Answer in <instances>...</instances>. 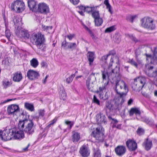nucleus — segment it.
<instances>
[{
  "instance_id": "4d7b16f0",
  "label": "nucleus",
  "mask_w": 157,
  "mask_h": 157,
  "mask_svg": "<svg viewBox=\"0 0 157 157\" xmlns=\"http://www.w3.org/2000/svg\"><path fill=\"white\" fill-rule=\"evenodd\" d=\"M39 116H41L42 117H43L44 115L45 111L44 109L40 110H39Z\"/></svg>"
},
{
  "instance_id": "4c0bfd02",
  "label": "nucleus",
  "mask_w": 157,
  "mask_h": 157,
  "mask_svg": "<svg viewBox=\"0 0 157 157\" xmlns=\"http://www.w3.org/2000/svg\"><path fill=\"white\" fill-rule=\"evenodd\" d=\"M109 83V80L107 81V82H105L104 85L101 86L99 87V89L101 93H102L103 91H105L106 90V86Z\"/></svg>"
},
{
  "instance_id": "7c9ffc66",
  "label": "nucleus",
  "mask_w": 157,
  "mask_h": 157,
  "mask_svg": "<svg viewBox=\"0 0 157 157\" xmlns=\"http://www.w3.org/2000/svg\"><path fill=\"white\" fill-rule=\"evenodd\" d=\"M86 85L87 89L93 92L94 90V85L93 83H90L89 79L86 80Z\"/></svg>"
},
{
  "instance_id": "774afa93",
  "label": "nucleus",
  "mask_w": 157,
  "mask_h": 157,
  "mask_svg": "<svg viewBox=\"0 0 157 157\" xmlns=\"http://www.w3.org/2000/svg\"><path fill=\"white\" fill-rule=\"evenodd\" d=\"M133 100L132 99H130L128 101V105H131L132 103Z\"/></svg>"
},
{
  "instance_id": "8fccbe9b",
  "label": "nucleus",
  "mask_w": 157,
  "mask_h": 157,
  "mask_svg": "<svg viewBox=\"0 0 157 157\" xmlns=\"http://www.w3.org/2000/svg\"><path fill=\"white\" fill-rule=\"evenodd\" d=\"M2 82L3 85L4 86V87L5 88H6L7 87L10 86V82L8 81H3Z\"/></svg>"
},
{
  "instance_id": "a19ab883",
  "label": "nucleus",
  "mask_w": 157,
  "mask_h": 157,
  "mask_svg": "<svg viewBox=\"0 0 157 157\" xmlns=\"http://www.w3.org/2000/svg\"><path fill=\"white\" fill-rule=\"evenodd\" d=\"M65 124L68 126V128L69 129H71L74 123L73 121H71L68 120H65Z\"/></svg>"
},
{
  "instance_id": "603ef678",
  "label": "nucleus",
  "mask_w": 157,
  "mask_h": 157,
  "mask_svg": "<svg viewBox=\"0 0 157 157\" xmlns=\"http://www.w3.org/2000/svg\"><path fill=\"white\" fill-rule=\"evenodd\" d=\"M115 42L119 43L121 40V37L119 35L117 34L115 35Z\"/></svg>"
},
{
  "instance_id": "72a5a7b5",
  "label": "nucleus",
  "mask_w": 157,
  "mask_h": 157,
  "mask_svg": "<svg viewBox=\"0 0 157 157\" xmlns=\"http://www.w3.org/2000/svg\"><path fill=\"white\" fill-rule=\"evenodd\" d=\"M30 65L34 68L36 67L39 65V62L37 59L35 58H33L30 60Z\"/></svg>"
},
{
  "instance_id": "473e14b6",
  "label": "nucleus",
  "mask_w": 157,
  "mask_h": 157,
  "mask_svg": "<svg viewBox=\"0 0 157 157\" xmlns=\"http://www.w3.org/2000/svg\"><path fill=\"white\" fill-rule=\"evenodd\" d=\"M102 79L104 81V80H106V78H108V79H107V80H109V78H112L111 77L110 74H109L108 72H107L105 71L104 70L103 71H102Z\"/></svg>"
},
{
  "instance_id": "3c124183",
  "label": "nucleus",
  "mask_w": 157,
  "mask_h": 157,
  "mask_svg": "<svg viewBox=\"0 0 157 157\" xmlns=\"http://www.w3.org/2000/svg\"><path fill=\"white\" fill-rule=\"evenodd\" d=\"M60 99H63L64 100L66 97V94L65 92V91L63 92L62 91V92H61L60 93Z\"/></svg>"
},
{
  "instance_id": "5701e85b",
  "label": "nucleus",
  "mask_w": 157,
  "mask_h": 157,
  "mask_svg": "<svg viewBox=\"0 0 157 157\" xmlns=\"http://www.w3.org/2000/svg\"><path fill=\"white\" fill-rule=\"evenodd\" d=\"M134 114H135L136 116H140V115L141 112L139 108L135 107L132 108L131 109L129 112V116H132Z\"/></svg>"
},
{
  "instance_id": "ea45409f",
  "label": "nucleus",
  "mask_w": 157,
  "mask_h": 157,
  "mask_svg": "<svg viewBox=\"0 0 157 157\" xmlns=\"http://www.w3.org/2000/svg\"><path fill=\"white\" fill-rule=\"evenodd\" d=\"M67 44L68 48L72 50L75 49L77 47L76 44L75 43L69 42Z\"/></svg>"
},
{
  "instance_id": "0e129e2a",
  "label": "nucleus",
  "mask_w": 157,
  "mask_h": 157,
  "mask_svg": "<svg viewBox=\"0 0 157 157\" xmlns=\"http://www.w3.org/2000/svg\"><path fill=\"white\" fill-rule=\"evenodd\" d=\"M146 55L147 57L146 59L148 60L149 59H152V56L151 54H146Z\"/></svg>"
},
{
  "instance_id": "9b49d317",
  "label": "nucleus",
  "mask_w": 157,
  "mask_h": 157,
  "mask_svg": "<svg viewBox=\"0 0 157 157\" xmlns=\"http://www.w3.org/2000/svg\"><path fill=\"white\" fill-rule=\"evenodd\" d=\"M79 153L82 157H88L90 154V151L89 147L86 145H82L80 149Z\"/></svg>"
},
{
  "instance_id": "49530a36",
  "label": "nucleus",
  "mask_w": 157,
  "mask_h": 157,
  "mask_svg": "<svg viewBox=\"0 0 157 157\" xmlns=\"http://www.w3.org/2000/svg\"><path fill=\"white\" fill-rule=\"evenodd\" d=\"M114 26H112L107 28L105 30V33H110L115 30Z\"/></svg>"
},
{
  "instance_id": "a878e982",
  "label": "nucleus",
  "mask_w": 157,
  "mask_h": 157,
  "mask_svg": "<svg viewBox=\"0 0 157 157\" xmlns=\"http://www.w3.org/2000/svg\"><path fill=\"white\" fill-rule=\"evenodd\" d=\"M87 57L88 61L89 62V64L91 65L93 62L95 56L94 52H88L87 55Z\"/></svg>"
},
{
  "instance_id": "6ab92c4d",
  "label": "nucleus",
  "mask_w": 157,
  "mask_h": 157,
  "mask_svg": "<svg viewBox=\"0 0 157 157\" xmlns=\"http://www.w3.org/2000/svg\"><path fill=\"white\" fill-rule=\"evenodd\" d=\"M115 151L116 154L119 156L123 155L126 151V148L124 146H118L115 148Z\"/></svg>"
},
{
  "instance_id": "dca6fc26",
  "label": "nucleus",
  "mask_w": 157,
  "mask_h": 157,
  "mask_svg": "<svg viewBox=\"0 0 157 157\" xmlns=\"http://www.w3.org/2000/svg\"><path fill=\"white\" fill-rule=\"evenodd\" d=\"M153 68L154 67L153 66L148 67L147 70L145 71V74L149 77H154L157 78V70H153Z\"/></svg>"
},
{
  "instance_id": "6e6d98bb",
  "label": "nucleus",
  "mask_w": 157,
  "mask_h": 157,
  "mask_svg": "<svg viewBox=\"0 0 157 157\" xmlns=\"http://www.w3.org/2000/svg\"><path fill=\"white\" fill-rule=\"evenodd\" d=\"M153 58L157 59V46L154 48Z\"/></svg>"
},
{
  "instance_id": "2f4dec72",
  "label": "nucleus",
  "mask_w": 157,
  "mask_h": 157,
  "mask_svg": "<svg viewBox=\"0 0 157 157\" xmlns=\"http://www.w3.org/2000/svg\"><path fill=\"white\" fill-rule=\"evenodd\" d=\"M98 7V6H93L92 7L86 6V7L85 12L86 11L88 13L91 12L92 13L93 11L96 10L97 8Z\"/></svg>"
},
{
  "instance_id": "1a4fd4ad",
  "label": "nucleus",
  "mask_w": 157,
  "mask_h": 157,
  "mask_svg": "<svg viewBox=\"0 0 157 157\" xmlns=\"http://www.w3.org/2000/svg\"><path fill=\"white\" fill-rule=\"evenodd\" d=\"M15 33L18 36L25 39H29L30 37V35L27 31L21 30V29L15 30Z\"/></svg>"
},
{
  "instance_id": "052dcab7",
  "label": "nucleus",
  "mask_w": 157,
  "mask_h": 157,
  "mask_svg": "<svg viewBox=\"0 0 157 157\" xmlns=\"http://www.w3.org/2000/svg\"><path fill=\"white\" fill-rule=\"evenodd\" d=\"M68 43L67 42L66 40L64 41L62 43V46L64 48L67 46V48H68Z\"/></svg>"
},
{
  "instance_id": "4468645a",
  "label": "nucleus",
  "mask_w": 157,
  "mask_h": 157,
  "mask_svg": "<svg viewBox=\"0 0 157 157\" xmlns=\"http://www.w3.org/2000/svg\"><path fill=\"white\" fill-rule=\"evenodd\" d=\"M37 10L39 12L44 14H46L49 12L48 7L45 3L39 4Z\"/></svg>"
},
{
  "instance_id": "4be33fe9",
  "label": "nucleus",
  "mask_w": 157,
  "mask_h": 157,
  "mask_svg": "<svg viewBox=\"0 0 157 157\" xmlns=\"http://www.w3.org/2000/svg\"><path fill=\"white\" fill-rule=\"evenodd\" d=\"M12 129H9L6 130V134L7 135V136H5L3 137V140L6 141L8 140H11L12 139H13V133H12L11 130Z\"/></svg>"
},
{
  "instance_id": "20e7f679",
  "label": "nucleus",
  "mask_w": 157,
  "mask_h": 157,
  "mask_svg": "<svg viewBox=\"0 0 157 157\" xmlns=\"http://www.w3.org/2000/svg\"><path fill=\"white\" fill-rule=\"evenodd\" d=\"M104 130L101 126H99L93 131L91 135L99 142H102L104 139Z\"/></svg>"
},
{
  "instance_id": "9d476101",
  "label": "nucleus",
  "mask_w": 157,
  "mask_h": 157,
  "mask_svg": "<svg viewBox=\"0 0 157 157\" xmlns=\"http://www.w3.org/2000/svg\"><path fill=\"white\" fill-rule=\"evenodd\" d=\"M117 102H116L115 104L113 105L111 103L110 101H108L106 102L105 104V109L106 111V115H107V113L108 114V110H109V111H111L113 110H115L118 109H119L118 107L117 106Z\"/></svg>"
},
{
  "instance_id": "6e6552de",
  "label": "nucleus",
  "mask_w": 157,
  "mask_h": 157,
  "mask_svg": "<svg viewBox=\"0 0 157 157\" xmlns=\"http://www.w3.org/2000/svg\"><path fill=\"white\" fill-rule=\"evenodd\" d=\"M19 111V106L13 104L9 105L7 108V112L9 115H16L17 113Z\"/></svg>"
},
{
  "instance_id": "338daca9",
  "label": "nucleus",
  "mask_w": 157,
  "mask_h": 157,
  "mask_svg": "<svg viewBox=\"0 0 157 157\" xmlns=\"http://www.w3.org/2000/svg\"><path fill=\"white\" fill-rule=\"evenodd\" d=\"M104 4L106 6L110 5L109 2V0H105L104 2Z\"/></svg>"
},
{
  "instance_id": "79ce46f5",
  "label": "nucleus",
  "mask_w": 157,
  "mask_h": 157,
  "mask_svg": "<svg viewBox=\"0 0 157 157\" xmlns=\"http://www.w3.org/2000/svg\"><path fill=\"white\" fill-rule=\"evenodd\" d=\"M128 62L136 68H137L138 67V63L133 59H129Z\"/></svg>"
},
{
  "instance_id": "423d86ee",
  "label": "nucleus",
  "mask_w": 157,
  "mask_h": 157,
  "mask_svg": "<svg viewBox=\"0 0 157 157\" xmlns=\"http://www.w3.org/2000/svg\"><path fill=\"white\" fill-rule=\"evenodd\" d=\"M153 22V20L149 17L143 18L141 20V25L143 27L151 30L154 29L155 27Z\"/></svg>"
},
{
  "instance_id": "0eeeda50",
  "label": "nucleus",
  "mask_w": 157,
  "mask_h": 157,
  "mask_svg": "<svg viewBox=\"0 0 157 157\" xmlns=\"http://www.w3.org/2000/svg\"><path fill=\"white\" fill-rule=\"evenodd\" d=\"M125 82L123 80L117 81L116 82L115 90L117 94L120 95L121 98H123L126 95V94L124 92L120 90V87L122 86H124Z\"/></svg>"
},
{
  "instance_id": "bb28decb",
  "label": "nucleus",
  "mask_w": 157,
  "mask_h": 157,
  "mask_svg": "<svg viewBox=\"0 0 157 157\" xmlns=\"http://www.w3.org/2000/svg\"><path fill=\"white\" fill-rule=\"evenodd\" d=\"M93 155L94 157H101V153L99 147L96 146L93 147Z\"/></svg>"
},
{
  "instance_id": "39448f33",
  "label": "nucleus",
  "mask_w": 157,
  "mask_h": 157,
  "mask_svg": "<svg viewBox=\"0 0 157 157\" xmlns=\"http://www.w3.org/2000/svg\"><path fill=\"white\" fill-rule=\"evenodd\" d=\"M11 10L20 13L23 11L25 9L24 3L20 0L14 1L11 5Z\"/></svg>"
},
{
  "instance_id": "f3484780",
  "label": "nucleus",
  "mask_w": 157,
  "mask_h": 157,
  "mask_svg": "<svg viewBox=\"0 0 157 157\" xmlns=\"http://www.w3.org/2000/svg\"><path fill=\"white\" fill-rule=\"evenodd\" d=\"M37 3L35 0H28V6L30 10L32 11H36L37 10Z\"/></svg>"
},
{
  "instance_id": "69168bd1",
  "label": "nucleus",
  "mask_w": 157,
  "mask_h": 157,
  "mask_svg": "<svg viewBox=\"0 0 157 157\" xmlns=\"http://www.w3.org/2000/svg\"><path fill=\"white\" fill-rule=\"evenodd\" d=\"M57 121V119L56 118H55L50 123V125H53L55 124Z\"/></svg>"
},
{
  "instance_id": "f03ea898",
  "label": "nucleus",
  "mask_w": 157,
  "mask_h": 157,
  "mask_svg": "<svg viewBox=\"0 0 157 157\" xmlns=\"http://www.w3.org/2000/svg\"><path fill=\"white\" fill-rule=\"evenodd\" d=\"M31 41L33 44H35L37 48L42 52L45 51L46 47L44 45L45 41L44 35L41 34L33 33L30 37Z\"/></svg>"
},
{
  "instance_id": "f704fd0d",
  "label": "nucleus",
  "mask_w": 157,
  "mask_h": 157,
  "mask_svg": "<svg viewBox=\"0 0 157 157\" xmlns=\"http://www.w3.org/2000/svg\"><path fill=\"white\" fill-rule=\"evenodd\" d=\"M94 22L96 26H99L102 24L103 20L102 18L100 17L94 20Z\"/></svg>"
},
{
  "instance_id": "c03bdc74",
  "label": "nucleus",
  "mask_w": 157,
  "mask_h": 157,
  "mask_svg": "<svg viewBox=\"0 0 157 157\" xmlns=\"http://www.w3.org/2000/svg\"><path fill=\"white\" fill-rule=\"evenodd\" d=\"M127 36L135 43H136L139 41V40L132 35L127 34Z\"/></svg>"
},
{
  "instance_id": "a211bd4d",
  "label": "nucleus",
  "mask_w": 157,
  "mask_h": 157,
  "mask_svg": "<svg viewBox=\"0 0 157 157\" xmlns=\"http://www.w3.org/2000/svg\"><path fill=\"white\" fill-rule=\"evenodd\" d=\"M22 18L17 17H14L13 19V21L15 25L16 30H18L21 28L22 25L21 22Z\"/></svg>"
},
{
  "instance_id": "ddd939ff",
  "label": "nucleus",
  "mask_w": 157,
  "mask_h": 157,
  "mask_svg": "<svg viewBox=\"0 0 157 157\" xmlns=\"http://www.w3.org/2000/svg\"><path fill=\"white\" fill-rule=\"evenodd\" d=\"M97 122L98 124H105L107 123V119L105 116L101 113H99L96 116Z\"/></svg>"
},
{
  "instance_id": "393cba45",
  "label": "nucleus",
  "mask_w": 157,
  "mask_h": 157,
  "mask_svg": "<svg viewBox=\"0 0 157 157\" xmlns=\"http://www.w3.org/2000/svg\"><path fill=\"white\" fill-rule=\"evenodd\" d=\"M107 116L108 117L109 121H110L111 123L112 124V128H115L116 127V125L118 123V121L116 119L113 118V116L112 115H110L107 113Z\"/></svg>"
},
{
  "instance_id": "13d9d810",
  "label": "nucleus",
  "mask_w": 157,
  "mask_h": 157,
  "mask_svg": "<svg viewBox=\"0 0 157 157\" xmlns=\"http://www.w3.org/2000/svg\"><path fill=\"white\" fill-rule=\"evenodd\" d=\"M70 1L74 5L78 4L79 2V0H70Z\"/></svg>"
},
{
  "instance_id": "c85d7f7f",
  "label": "nucleus",
  "mask_w": 157,
  "mask_h": 157,
  "mask_svg": "<svg viewBox=\"0 0 157 157\" xmlns=\"http://www.w3.org/2000/svg\"><path fill=\"white\" fill-rule=\"evenodd\" d=\"M141 121L150 126H152L154 124L153 120L151 119L144 117L141 118Z\"/></svg>"
},
{
  "instance_id": "b1692460",
  "label": "nucleus",
  "mask_w": 157,
  "mask_h": 157,
  "mask_svg": "<svg viewBox=\"0 0 157 157\" xmlns=\"http://www.w3.org/2000/svg\"><path fill=\"white\" fill-rule=\"evenodd\" d=\"M22 78V76L21 72L17 71L14 74L13 80L14 82H19Z\"/></svg>"
},
{
  "instance_id": "412c9836",
  "label": "nucleus",
  "mask_w": 157,
  "mask_h": 157,
  "mask_svg": "<svg viewBox=\"0 0 157 157\" xmlns=\"http://www.w3.org/2000/svg\"><path fill=\"white\" fill-rule=\"evenodd\" d=\"M80 138V133L75 131L72 132V135L71 136V141L74 143L77 142Z\"/></svg>"
},
{
  "instance_id": "f8f14e48",
  "label": "nucleus",
  "mask_w": 157,
  "mask_h": 157,
  "mask_svg": "<svg viewBox=\"0 0 157 157\" xmlns=\"http://www.w3.org/2000/svg\"><path fill=\"white\" fill-rule=\"evenodd\" d=\"M126 145L130 151H135L137 148V144L133 140L129 139L126 142Z\"/></svg>"
},
{
  "instance_id": "c9c22d12",
  "label": "nucleus",
  "mask_w": 157,
  "mask_h": 157,
  "mask_svg": "<svg viewBox=\"0 0 157 157\" xmlns=\"http://www.w3.org/2000/svg\"><path fill=\"white\" fill-rule=\"evenodd\" d=\"M119 72V67L116 66L114 69H113L112 71L110 73V74H111L110 75L112 78V75L113 77H116V74H118Z\"/></svg>"
},
{
  "instance_id": "aec40b11",
  "label": "nucleus",
  "mask_w": 157,
  "mask_h": 157,
  "mask_svg": "<svg viewBox=\"0 0 157 157\" xmlns=\"http://www.w3.org/2000/svg\"><path fill=\"white\" fill-rule=\"evenodd\" d=\"M152 146V141L151 140H149L147 138L143 144V146L144 147L145 149L147 151L150 150Z\"/></svg>"
},
{
  "instance_id": "680f3d73",
  "label": "nucleus",
  "mask_w": 157,
  "mask_h": 157,
  "mask_svg": "<svg viewBox=\"0 0 157 157\" xmlns=\"http://www.w3.org/2000/svg\"><path fill=\"white\" fill-rule=\"evenodd\" d=\"M78 7L79 8V9L81 10H82L84 11V12H85V10L86 9V6H84L82 5H80L78 6Z\"/></svg>"
},
{
  "instance_id": "cd10ccee",
  "label": "nucleus",
  "mask_w": 157,
  "mask_h": 157,
  "mask_svg": "<svg viewBox=\"0 0 157 157\" xmlns=\"http://www.w3.org/2000/svg\"><path fill=\"white\" fill-rule=\"evenodd\" d=\"M116 54V52L114 50H112L109 52L108 54L107 55L109 56L110 55H112V56H111V59H110V62L109 63V68H110L113 65V58H114L113 56Z\"/></svg>"
},
{
  "instance_id": "e433bc0d",
  "label": "nucleus",
  "mask_w": 157,
  "mask_h": 157,
  "mask_svg": "<svg viewBox=\"0 0 157 157\" xmlns=\"http://www.w3.org/2000/svg\"><path fill=\"white\" fill-rule=\"evenodd\" d=\"M75 75V74H72L69 77L67 78L66 80V82L68 84H70L72 82Z\"/></svg>"
},
{
  "instance_id": "e2e57ef3",
  "label": "nucleus",
  "mask_w": 157,
  "mask_h": 157,
  "mask_svg": "<svg viewBox=\"0 0 157 157\" xmlns=\"http://www.w3.org/2000/svg\"><path fill=\"white\" fill-rule=\"evenodd\" d=\"M6 130H4L3 131L2 133V136H1V139L2 140H3V137L7 136V135L6 134Z\"/></svg>"
},
{
  "instance_id": "a18cd8bd",
  "label": "nucleus",
  "mask_w": 157,
  "mask_h": 157,
  "mask_svg": "<svg viewBox=\"0 0 157 157\" xmlns=\"http://www.w3.org/2000/svg\"><path fill=\"white\" fill-rule=\"evenodd\" d=\"M136 132L140 136L144 134V130L142 128L139 127L137 129Z\"/></svg>"
},
{
  "instance_id": "c756f323",
  "label": "nucleus",
  "mask_w": 157,
  "mask_h": 157,
  "mask_svg": "<svg viewBox=\"0 0 157 157\" xmlns=\"http://www.w3.org/2000/svg\"><path fill=\"white\" fill-rule=\"evenodd\" d=\"M25 107L27 110L31 112L34 110V107L33 105L31 103L25 102L24 104Z\"/></svg>"
},
{
  "instance_id": "58836bf2",
  "label": "nucleus",
  "mask_w": 157,
  "mask_h": 157,
  "mask_svg": "<svg viewBox=\"0 0 157 157\" xmlns=\"http://www.w3.org/2000/svg\"><path fill=\"white\" fill-rule=\"evenodd\" d=\"M92 16L93 17L94 19V20L100 17V16L99 13V11H97V10L93 11L92 13Z\"/></svg>"
},
{
  "instance_id": "09e8293b",
  "label": "nucleus",
  "mask_w": 157,
  "mask_h": 157,
  "mask_svg": "<svg viewBox=\"0 0 157 157\" xmlns=\"http://www.w3.org/2000/svg\"><path fill=\"white\" fill-rule=\"evenodd\" d=\"M125 90V92H124L126 94L128 91V86L125 83L124 86H122L120 87V90H121V91H122V90Z\"/></svg>"
},
{
  "instance_id": "37998d69",
  "label": "nucleus",
  "mask_w": 157,
  "mask_h": 157,
  "mask_svg": "<svg viewBox=\"0 0 157 157\" xmlns=\"http://www.w3.org/2000/svg\"><path fill=\"white\" fill-rule=\"evenodd\" d=\"M6 26V31H5V35L6 37L9 40L10 38V36L11 35V33L10 32V30L8 29L7 26L6 24H5Z\"/></svg>"
},
{
  "instance_id": "864d4df0",
  "label": "nucleus",
  "mask_w": 157,
  "mask_h": 157,
  "mask_svg": "<svg viewBox=\"0 0 157 157\" xmlns=\"http://www.w3.org/2000/svg\"><path fill=\"white\" fill-rule=\"evenodd\" d=\"M108 57H109V56L107 54L106 55H104L101 57V60L103 62H104L105 63H106V60Z\"/></svg>"
},
{
  "instance_id": "de8ad7c7",
  "label": "nucleus",
  "mask_w": 157,
  "mask_h": 157,
  "mask_svg": "<svg viewBox=\"0 0 157 157\" xmlns=\"http://www.w3.org/2000/svg\"><path fill=\"white\" fill-rule=\"evenodd\" d=\"M136 17V16H132L130 15H128L126 19L127 21L132 23L133 22V20L135 19Z\"/></svg>"
},
{
  "instance_id": "2eb2a0df",
  "label": "nucleus",
  "mask_w": 157,
  "mask_h": 157,
  "mask_svg": "<svg viewBox=\"0 0 157 157\" xmlns=\"http://www.w3.org/2000/svg\"><path fill=\"white\" fill-rule=\"evenodd\" d=\"M27 76L30 80H33L38 78L40 75L38 72L33 70H30L27 72Z\"/></svg>"
},
{
  "instance_id": "bf43d9fd",
  "label": "nucleus",
  "mask_w": 157,
  "mask_h": 157,
  "mask_svg": "<svg viewBox=\"0 0 157 157\" xmlns=\"http://www.w3.org/2000/svg\"><path fill=\"white\" fill-rule=\"evenodd\" d=\"M107 9H108V11L111 13V14H112L113 13V11H112V7L110 5L109 6H106Z\"/></svg>"
},
{
  "instance_id": "7ed1b4c3",
  "label": "nucleus",
  "mask_w": 157,
  "mask_h": 157,
  "mask_svg": "<svg viewBox=\"0 0 157 157\" xmlns=\"http://www.w3.org/2000/svg\"><path fill=\"white\" fill-rule=\"evenodd\" d=\"M146 83V79L144 77H138L134 79L132 84L133 90L139 92L144 87Z\"/></svg>"
},
{
  "instance_id": "f257e3e1",
  "label": "nucleus",
  "mask_w": 157,
  "mask_h": 157,
  "mask_svg": "<svg viewBox=\"0 0 157 157\" xmlns=\"http://www.w3.org/2000/svg\"><path fill=\"white\" fill-rule=\"evenodd\" d=\"M19 131L15 128L11 130L13 133V139H21L25 137V133L27 136H32L33 134L36 129V125L33 120L25 119L20 121L18 124Z\"/></svg>"
},
{
  "instance_id": "5fc2aeb1",
  "label": "nucleus",
  "mask_w": 157,
  "mask_h": 157,
  "mask_svg": "<svg viewBox=\"0 0 157 157\" xmlns=\"http://www.w3.org/2000/svg\"><path fill=\"white\" fill-rule=\"evenodd\" d=\"M93 101L94 103L97 104L98 105H100V103L99 100L97 98L95 95L94 96Z\"/></svg>"
}]
</instances>
